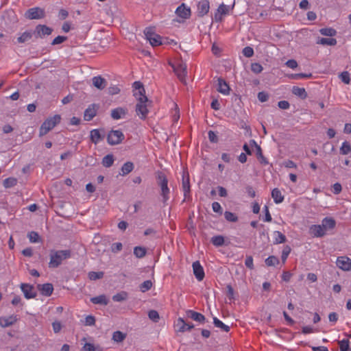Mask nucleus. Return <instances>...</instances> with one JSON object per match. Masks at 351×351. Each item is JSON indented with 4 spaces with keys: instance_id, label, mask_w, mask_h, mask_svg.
<instances>
[{
    "instance_id": "46",
    "label": "nucleus",
    "mask_w": 351,
    "mask_h": 351,
    "mask_svg": "<svg viewBox=\"0 0 351 351\" xmlns=\"http://www.w3.org/2000/svg\"><path fill=\"white\" fill-rule=\"evenodd\" d=\"M351 152V146L348 141H344L340 147V153L343 155L348 154Z\"/></svg>"
},
{
    "instance_id": "17",
    "label": "nucleus",
    "mask_w": 351,
    "mask_h": 351,
    "mask_svg": "<svg viewBox=\"0 0 351 351\" xmlns=\"http://www.w3.org/2000/svg\"><path fill=\"white\" fill-rule=\"evenodd\" d=\"M186 315L189 318L199 323H204L206 322V317L204 315L200 313L194 311L193 310H188L186 312Z\"/></svg>"
},
{
    "instance_id": "6",
    "label": "nucleus",
    "mask_w": 351,
    "mask_h": 351,
    "mask_svg": "<svg viewBox=\"0 0 351 351\" xmlns=\"http://www.w3.org/2000/svg\"><path fill=\"white\" fill-rule=\"evenodd\" d=\"M125 136L121 130H111L107 136V142L111 145H115L121 143L124 139Z\"/></svg>"
},
{
    "instance_id": "44",
    "label": "nucleus",
    "mask_w": 351,
    "mask_h": 351,
    "mask_svg": "<svg viewBox=\"0 0 351 351\" xmlns=\"http://www.w3.org/2000/svg\"><path fill=\"white\" fill-rule=\"evenodd\" d=\"M265 264L268 267L275 266L279 263L278 258L275 256H270L265 259Z\"/></svg>"
},
{
    "instance_id": "28",
    "label": "nucleus",
    "mask_w": 351,
    "mask_h": 351,
    "mask_svg": "<svg viewBox=\"0 0 351 351\" xmlns=\"http://www.w3.org/2000/svg\"><path fill=\"white\" fill-rule=\"evenodd\" d=\"M90 138L93 143L97 144L104 138V136L101 135L98 129H94L90 131Z\"/></svg>"
},
{
    "instance_id": "58",
    "label": "nucleus",
    "mask_w": 351,
    "mask_h": 351,
    "mask_svg": "<svg viewBox=\"0 0 351 351\" xmlns=\"http://www.w3.org/2000/svg\"><path fill=\"white\" fill-rule=\"evenodd\" d=\"M243 54L247 58H250L254 55V49L251 47H245L243 49Z\"/></svg>"
},
{
    "instance_id": "27",
    "label": "nucleus",
    "mask_w": 351,
    "mask_h": 351,
    "mask_svg": "<svg viewBox=\"0 0 351 351\" xmlns=\"http://www.w3.org/2000/svg\"><path fill=\"white\" fill-rule=\"evenodd\" d=\"M176 331L178 332H184L186 330V322L183 318L179 317L175 324Z\"/></svg>"
},
{
    "instance_id": "47",
    "label": "nucleus",
    "mask_w": 351,
    "mask_h": 351,
    "mask_svg": "<svg viewBox=\"0 0 351 351\" xmlns=\"http://www.w3.org/2000/svg\"><path fill=\"white\" fill-rule=\"evenodd\" d=\"M104 273L103 271H90L88 273V278L91 280H96L101 279L104 277Z\"/></svg>"
},
{
    "instance_id": "54",
    "label": "nucleus",
    "mask_w": 351,
    "mask_h": 351,
    "mask_svg": "<svg viewBox=\"0 0 351 351\" xmlns=\"http://www.w3.org/2000/svg\"><path fill=\"white\" fill-rule=\"evenodd\" d=\"M339 77L341 80L343 82H344L346 84H350V74L348 71H343L339 75Z\"/></svg>"
},
{
    "instance_id": "1",
    "label": "nucleus",
    "mask_w": 351,
    "mask_h": 351,
    "mask_svg": "<svg viewBox=\"0 0 351 351\" xmlns=\"http://www.w3.org/2000/svg\"><path fill=\"white\" fill-rule=\"evenodd\" d=\"M133 88L138 92L134 93L138 103L136 105V112L141 119H145L149 112L147 103H152L145 95V90L143 84L141 82H134Z\"/></svg>"
},
{
    "instance_id": "7",
    "label": "nucleus",
    "mask_w": 351,
    "mask_h": 351,
    "mask_svg": "<svg viewBox=\"0 0 351 351\" xmlns=\"http://www.w3.org/2000/svg\"><path fill=\"white\" fill-rule=\"evenodd\" d=\"M45 16V10L39 7L29 8L25 14V18L31 20L43 19Z\"/></svg>"
},
{
    "instance_id": "2",
    "label": "nucleus",
    "mask_w": 351,
    "mask_h": 351,
    "mask_svg": "<svg viewBox=\"0 0 351 351\" xmlns=\"http://www.w3.org/2000/svg\"><path fill=\"white\" fill-rule=\"evenodd\" d=\"M49 256L50 261L49 263V267L57 268L62 264L63 261L71 258V251L70 250H50Z\"/></svg>"
},
{
    "instance_id": "37",
    "label": "nucleus",
    "mask_w": 351,
    "mask_h": 351,
    "mask_svg": "<svg viewBox=\"0 0 351 351\" xmlns=\"http://www.w3.org/2000/svg\"><path fill=\"white\" fill-rule=\"evenodd\" d=\"M147 250L145 247L136 246L134 248V254L136 258H141L146 254Z\"/></svg>"
},
{
    "instance_id": "21",
    "label": "nucleus",
    "mask_w": 351,
    "mask_h": 351,
    "mask_svg": "<svg viewBox=\"0 0 351 351\" xmlns=\"http://www.w3.org/2000/svg\"><path fill=\"white\" fill-rule=\"evenodd\" d=\"M176 13L177 15L183 19H188L191 16V10L186 8L184 3L178 6L176 9Z\"/></svg>"
},
{
    "instance_id": "41",
    "label": "nucleus",
    "mask_w": 351,
    "mask_h": 351,
    "mask_svg": "<svg viewBox=\"0 0 351 351\" xmlns=\"http://www.w3.org/2000/svg\"><path fill=\"white\" fill-rule=\"evenodd\" d=\"M274 234L276 235L274 241V244H280L284 243L287 241V238L285 234H283L280 231H274Z\"/></svg>"
},
{
    "instance_id": "53",
    "label": "nucleus",
    "mask_w": 351,
    "mask_h": 351,
    "mask_svg": "<svg viewBox=\"0 0 351 351\" xmlns=\"http://www.w3.org/2000/svg\"><path fill=\"white\" fill-rule=\"evenodd\" d=\"M291 247L289 246V245H286L282 252V255H281V258H282V261L283 263H285L289 256V254H290L291 252Z\"/></svg>"
},
{
    "instance_id": "59",
    "label": "nucleus",
    "mask_w": 351,
    "mask_h": 351,
    "mask_svg": "<svg viewBox=\"0 0 351 351\" xmlns=\"http://www.w3.org/2000/svg\"><path fill=\"white\" fill-rule=\"evenodd\" d=\"M212 208L214 212L219 213V215L222 214V208L219 203L215 202L212 204Z\"/></svg>"
},
{
    "instance_id": "61",
    "label": "nucleus",
    "mask_w": 351,
    "mask_h": 351,
    "mask_svg": "<svg viewBox=\"0 0 351 351\" xmlns=\"http://www.w3.org/2000/svg\"><path fill=\"white\" fill-rule=\"evenodd\" d=\"M209 141L211 143H216L218 142V137L217 134L212 130H210L208 133Z\"/></svg>"
},
{
    "instance_id": "31",
    "label": "nucleus",
    "mask_w": 351,
    "mask_h": 351,
    "mask_svg": "<svg viewBox=\"0 0 351 351\" xmlns=\"http://www.w3.org/2000/svg\"><path fill=\"white\" fill-rule=\"evenodd\" d=\"M90 302L95 304L107 305L108 300L105 295H100L90 298Z\"/></svg>"
},
{
    "instance_id": "57",
    "label": "nucleus",
    "mask_w": 351,
    "mask_h": 351,
    "mask_svg": "<svg viewBox=\"0 0 351 351\" xmlns=\"http://www.w3.org/2000/svg\"><path fill=\"white\" fill-rule=\"evenodd\" d=\"M123 248V245L121 243L117 242L114 243L111 245V251L114 253H117L120 251H121Z\"/></svg>"
},
{
    "instance_id": "20",
    "label": "nucleus",
    "mask_w": 351,
    "mask_h": 351,
    "mask_svg": "<svg viewBox=\"0 0 351 351\" xmlns=\"http://www.w3.org/2000/svg\"><path fill=\"white\" fill-rule=\"evenodd\" d=\"M92 81L93 86L99 90H103L107 86V81L100 75L93 77Z\"/></svg>"
},
{
    "instance_id": "22",
    "label": "nucleus",
    "mask_w": 351,
    "mask_h": 351,
    "mask_svg": "<svg viewBox=\"0 0 351 351\" xmlns=\"http://www.w3.org/2000/svg\"><path fill=\"white\" fill-rule=\"evenodd\" d=\"M310 232L316 237H322L326 234L322 225H312L310 228Z\"/></svg>"
},
{
    "instance_id": "3",
    "label": "nucleus",
    "mask_w": 351,
    "mask_h": 351,
    "mask_svg": "<svg viewBox=\"0 0 351 351\" xmlns=\"http://www.w3.org/2000/svg\"><path fill=\"white\" fill-rule=\"evenodd\" d=\"M157 184L160 187L161 189V196L162 197V202L165 203L169 199V195L170 193V190L168 187V180L162 171H158L157 173Z\"/></svg>"
},
{
    "instance_id": "25",
    "label": "nucleus",
    "mask_w": 351,
    "mask_h": 351,
    "mask_svg": "<svg viewBox=\"0 0 351 351\" xmlns=\"http://www.w3.org/2000/svg\"><path fill=\"white\" fill-rule=\"evenodd\" d=\"M126 113L127 109L119 107L111 110V117L114 120H118L125 115Z\"/></svg>"
},
{
    "instance_id": "49",
    "label": "nucleus",
    "mask_w": 351,
    "mask_h": 351,
    "mask_svg": "<svg viewBox=\"0 0 351 351\" xmlns=\"http://www.w3.org/2000/svg\"><path fill=\"white\" fill-rule=\"evenodd\" d=\"M17 183V180L14 178H8L3 180V186L5 188H10L15 186Z\"/></svg>"
},
{
    "instance_id": "12",
    "label": "nucleus",
    "mask_w": 351,
    "mask_h": 351,
    "mask_svg": "<svg viewBox=\"0 0 351 351\" xmlns=\"http://www.w3.org/2000/svg\"><path fill=\"white\" fill-rule=\"evenodd\" d=\"M52 32L53 29L45 25H38L33 32L34 34H36V38H42L45 36L50 35Z\"/></svg>"
},
{
    "instance_id": "11",
    "label": "nucleus",
    "mask_w": 351,
    "mask_h": 351,
    "mask_svg": "<svg viewBox=\"0 0 351 351\" xmlns=\"http://www.w3.org/2000/svg\"><path fill=\"white\" fill-rule=\"evenodd\" d=\"M337 266L343 271L351 270V259L347 256H339L336 261Z\"/></svg>"
},
{
    "instance_id": "10",
    "label": "nucleus",
    "mask_w": 351,
    "mask_h": 351,
    "mask_svg": "<svg viewBox=\"0 0 351 351\" xmlns=\"http://www.w3.org/2000/svg\"><path fill=\"white\" fill-rule=\"evenodd\" d=\"M21 289L26 299L34 298L37 295V293L34 291V287L32 285L21 283Z\"/></svg>"
},
{
    "instance_id": "38",
    "label": "nucleus",
    "mask_w": 351,
    "mask_h": 351,
    "mask_svg": "<svg viewBox=\"0 0 351 351\" xmlns=\"http://www.w3.org/2000/svg\"><path fill=\"white\" fill-rule=\"evenodd\" d=\"M126 337V334L119 330L115 331L112 334V339L115 342H122Z\"/></svg>"
},
{
    "instance_id": "32",
    "label": "nucleus",
    "mask_w": 351,
    "mask_h": 351,
    "mask_svg": "<svg viewBox=\"0 0 351 351\" xmlns=\"http://www.w3.org/2000/svg\"><path fill=\"white\" fill-rule=\"evenodd\" d=\"M292 93L296 96H298L301 99H306L307 97V93L305 88H300L298 86H293L292 88Z\"/></svg>"
},
{
    "instance_id": "48",
    "label": "nucleus",
    "mask_w": 351,
    "mask_h": 351,
    "mask_svg": "<svg viewBox=\"0 0 351 351\" xmlns=\"http://www.w3.org/2000/svg\"><path fill=\"white\" fill-rule=\"evenodd\" d=\"M225 219L230 222H237L238 221V217L233 213L230 211H226L224 213Z\"/></svg>"
},
{
    "instance_id": "23",
    "label": "nucleus",
    "mask_w": 351,
    "mask_h": 351,
    "mask_svg": "<svg viewBox=\"0 0 351 351\" xmlns=\"http://www.w3.org/2000/svg\"><path fill=\"white\" fill-rule=\"evenodd\" d=\"M217 82H218L217 91H219V93H221L223 95H228L230 93V87H229L228 84L226 83V82L221 77L218 78Z\"/></svg>"
},
{
    "instance_id": "4",
    "label": "nucleus",
    "mask_w": 351,
    "mask_h": 351,
    "mask_svg": "<svg viewBox=\"0 0 351 351\" xmlns=\"http://www.w3.org/2000/svg\"><path fill=\"white\" fill-rule=\"evenodd\" d=\"M61 117L56 114L53 117L47 119L41 125L39 130V136H43L51 130L57 124L60 122Z\"/></svg>"
},
{
    "instance_id": "30",
    "label": "nucleus",
    "mask_w": 351,
    "mask_h": 351,
    "mask_svg": "<svg viewBox=\"0 0 351 351\" xmlns=\"http://www.w3.org/2000/svg\"><path fill=\"white\" fill-rule=\"evenodd\" d=\"M271 197L276 204H280L284 200V196L282 195L280 191L277 188L272 190Z\"/></svg>"
},
{
    "instance_id": "40",
    "label": "nucleus",
    "mask_w": 351,
    "mask_h": 351,
    "mask_svg": "<svg viewBox=\"0 0 351 351\" xmlns=\"http://www.w3.org/2000/svg\"><path fill=\"white\" fill-rule=\"evenodd\" d=\"M319 32L323 36H335L337 34V31L332 27H325L319 29Z\"/></svg>"
},
{
    "instance_id": "63",
    "label": "nucleus",
    "mask_w": 351,
    "mask_h": 351,
    "mask_svg": "<svg viewBox=\"0 0 351 351\" xmlns=\"http://www.w3.org/2000/svg\"><path fill=\"white\" fill-rule=\"evenodd\" d=\"M258 99L261 102H265L268 100L269 95L265 92H260L258 93Z\"/></svg>"
},
{
    "instance_id": "39",
    "label": "nucleus",
    "mask_w": 351,
    "mask_h": 351,
    "mask_svg": "<svg viewBox=\"0 0 351 351\" xmlns=\"http://www.w3.org/2000/svg\"><path fill=\"white\" fill-rule=\"evenodd\" d=\"M128 298V294L126 291H121L112 296V300L114 302H123L126 300Z\"/></svg>"
},
{
    "instance_id": "42",
    "label": "nucleus",
    "mask_w": 351,
    "mask_h": 351,
    "mask_svg": "<svg viewBox=\"0 0 351 351\" xmlns=\"http://www.w3.org/2000/svg\"><path fill=\"white\" fill-rule=\"evenodd\" d=\"M256 155L261 164H268V161L267 158L263 156L262 149L260 146H257V148L256 149Z\"/></svg>"
},
{
    "instance_id": "13",
    "label": "nucleus",
    "mask_w": 351,
    "mask_h": 351,
    "mask_svg": "<svg viewBox=\"0 0 351 351\" xmlns=\"http://www.w3.org/2000/svg\"><path fill=\"white\" fill-rule=\"evenodd\" d=\"M99 108V105L93 104L90 105L88 108L86 109L84 114V119L85 121H89L92 120L97 114V111Z\"/></svg>"
},
{
    "instance_id": "18",
    "label": "nucleus",
    "mask_w": 351,
    "mask_h": 351,
    "mask_svg": "<svg viewBox=\"0 0 351 351\" xmlns=\"http://www.w3.org/2000/svg\"><path fill=\"white\" fill-rule=\"evenodd\" d=\"M17 321L16 315H12L9 317H0V326L3 328L13 325Z\"/></svg>"
},
{
    "instance_id": "15",
    "label": "nucleus",
    "mask_w": 351,
    "mask_h": 351,
    "mask_svg": "<svg viewBox=\"0 0 351 351\" xmlns=\"http://www.w3.org/2000/svg\"><path fill=\"white\" fill-rule=\"evenodd\" d=\"M229 7L223 3H221L217 8L215 14L214 19L216 22H221L222 21V16L226 15L229 12Z\"/></svg>"
},
{
    "instance_id": "45",
    "label": "nucleus",
    "mask_w": 351,
    "mask_h": 351,
    "mask_svg": "<svg viewBox=\"0 0 351 351\" xmlns=\"http://www.w3.org/2000/svg\"><path fill=\"white\" fill-rule=\"evenodd\" d=\"M339 348L341 351H349L350 350V341L348 339H343L338 341Z\"/></svg>"
},
{
    "instance_id": "36",
    "label": "nucleus",
    "mask_w": 351,
    "mask_h": 351,
    "mask_svg": "<svg viewBox=\"0 0 351 351\" xmlns=\"http://www.w3.org/2000/svg\"><path fill=\"white\" fill-rule=\"evenodd\" d=\"M289 79L291 80H299L301 78H311L313 75L311 73H292L287 75Z\"/></svg>"
},
{
    "instance_id": "51",
    "label": "nucleus",
    "mask_w": 351,
    "mask_h": 351,
    "mask_svg": "<svg viewBox=\"0 0 351 351\" xmlns=\"http://www.w3.org/2000/svg\"><path fill=\"white\" fill-rule=\"evenodd\" d=\"M152 287V282L149 280L144 281L141 285H140V289L142 292L145 293L149 289H151Z\"/></svg>"
},
{
    "instance_id": "60",
    "label": "nucleus",
    "mask_w": 351,
    "mask_h": 351,
    "mask_svg": "<svg viewBox=\"0 0 351 351\" xmlns=\"http://www.w3.org/2000/svg\"><path fill=\"white\" fill-rule=\"evenodd\" d=\"M245 266L250 269H254V264H253V258L252 256H246V259H245Z\"/></svg>"
},
{
    "instance_id": "34",
    "label": "nucleus",
    "mask_w": 351,
    "mask_h": 351,
    "mask_svg": "<svg viewBox=\"0 0 351 351\" xmlns=\"http://www.w3.org/2000/svg\"><path fill=\"white\" fill-rule=\"evenodd\" d=\"M213 324L215 327L220 328L221 330L224 332H229L230 331V326L226 325L223 324L221 320H219L217 317H213Z\"/></svg>"
},
{
    "instance_id": "55",
    "label": "nucleus",
    "mask_w": 351,
    "mask_h": 351,
    "mask_svg": "<svg viewBox=\"0 0 351 351\" xmlns=\"http://www.w3.org/2000/svg\"><path fill=\"white\" fill-rule=\"evenodd\" d=\"M28 237L29 239L30 242L32 243H37L39 241L40 237L36 232L32 231L29 233Z\"/></svg>"
},
{
    "instance_id": "52",
    "label": "nucleus",
    "mask_w": 351,
    "mask_h": 351,
    "mask_svg": "<svg viewBox=\"0 0 351 351\" xmlns=\"http://www.w3.org/2000/svg\"><path fill=\"white\" fill-rule=\"evenodd\" d=\"M263 68L259 63L254 62L251 64V70L253 73L258 74L262 72Z\"/></svg>"
},
{
    "instance_id": "26",
    "label": "nucleus",
    "mask_w": 351,
    "mask_h": 351,
    "mask_svg": "<svg viewBox=\"0 0 351 351\" xmlns=\"http://www.w3.org/2000/svg\"><path fill=\"white\" fill-rule=\"evenodd\" d=\"M34 32L32 31H26L17 38V42L19 43H25L29 42L32 38Z\"/></svg>"
},
{
    "instance_id": "50",
    "label": "nucleus",
    "mask_w": 351,
    "mask_h": 351,
    "mask_svg": "<svg viewBox=\"0 0 351 351\" xmlns=\"http://www.w3.org/2000/svg\"><path fill=\"white\" fill-rule=\"evenodd\" d=\"M148 317L149 318L153 321L154 322H158L159 319H160V316H159V313L156 310H150L149 312H148Z\"/></svg>"
},
{
    "instance_id": "35",
    "label": "nucleus",
    "mask_w": 351,
    "mask_h": 351,
    "mask_svg": "<svg viewBox=\"0 0 351 351\" xmlns=\"http://www.w3.org/2000/svg\"><path fill=\"white\" fill-rule=\"evenodd\" d=\"M114 158L112 154H108L102 159V165L105 167H110L114 162Z\"/></svg>"
},
{
    "instance_id": "5",
    "label": "nucleus",
    "mask_w": 351,
    "mask_h": 351,
    "mask_svg": "<svg viewBox=\"0 0 351 351\" xmlns=\"http://www.w3.org/2000/svg\"><path fill=\"white\" fill-rule=\"evenodd\" d=\"M144 34L147 40L153 47L159 46L162 44V38L158 34H156L152 27H147L144 30Z\"/></svg>"
},
{
    "instance_id": "64",
    "label": "nucleus",
    "mask_w": 351,
    "mask_h": 351,
    "mask_svg": "<svg viewBox=\"0 0 351 351\" xmlns=\"http://www.w3.org/2000/svg\"><path fill=\"white\" fill-rule=\"evenodd\" d=\"M285 64L290 69H295L298 66V62L293 59L289 60L286 62Z\"/></svg>"
},
{
    "instance_id": "8",
    "label": "nucleus",
    "mask_w": 351,
    "mask_h": 351,
    "mask_svg": "<svg viewBox=\"0 0 351 351\" xmlns=\"http://www.w3.org/2000/svg\"><path fill=\"white\" fill-rule=\"evenodd\" d=\"M182 190L184 192V200L189 199L191 198L190 192H191V185H190V179L189 173H184L182 176Z\"/></svg>"
},
{
    "instance_id": "19",
    "label": "nucleus",
    "mask_w": 351,
    "mask_h": 351,
    "mask_svg": "<svg viewBox=\"0 0 351 351\" xmlns=\"http://www.w3.org/2000/svg\"><path fill=\"white\" fill-rule=\"evenodd\" d=\"M37 288L40 291L41 294L45 296H50L53 291V285L51 283L38 285Z\"/></svg>"
},
{
    "instance_id": "24",
    "label": "nucleus",
    "mask_w": 351,
    "mask_h": 351,
    "mask_svg": "<svg viewBox=\"0 0 351 351\" xmlns=\"http://www.w3.org/2000/svg\"><path fill=\"white\" fill-rule=\"evenodd\" d=\"M336 221L331 217H325L322 222V226L325 232L332 230L335 227Z\"/></svg>"
},
{
    "instance_id": "9",
    "label": "nucleus",
    "mask_w": 351,
    "mask_h": 351,
    "mask_svg": "<svg viewBox=\"0 0 351 351\" xmlns=\"http://www.w3.org/2000/svg\"><path fill=\"white\" fill-rule=\"evenodd\" d=\"M173 71L176 74L180 81L186 84V66L183 64H178L177 66H173Z\"/></svg>"
},
{
    "instance_id": "16",
    "label": "nucleus",
    "mask_w": 351,
    "mask_h": 351,
    "mask_svg": "<svg viewBox=\"0 0 351 351\" xmlns=\"http://www.w3.org/2000/svg\"><path fill=\"white\" fill-rule=\"evenodd\" d=\"M193 274L197 280L201 281L204 278V271L199 261L193 263Z\"/></svg>"
},
{
    "instance_id": "56",
    "label": "nucleus",
    "mask_w": 351,
    "mask_h": 351,
    "mask_svg": "<svg viewBox=\"0 0 351 351\" xmlns=\"http://www.w3.org/2000/svg\"><path fill=\"white\" fill-rule=\"evenodd\" d=\"M66 40H67V37L66 36H58L57 37H56L53 40V41L51 43V45H59V44H61V43H64Z\"/></svg>"
},
{
    "instance_id": "62",
    "label": "nucleus",
    "mask_w": 351,
    "mask_h": 351,
    "mask_svg": "<svg viewBox=\"0 0 351 351\" xmlns=\"http://www.w3.org/2000/svg\"><path fill=\"white\" fill-rule=\"evenodd\" d=\"M85 324L87 326H93L95 324V318L93 315H88L85 318Z\"/></svg>"
},
{
    "instance_id": "14",
    "label": "nucleus",
    "mask_w": 351,
    "mask_h": 351,
    "mask_svg": "<svg viewBox=\"0 0 351 351\" xmlns=\"http://www.w3.org/2000/svg\"><path fill=\"white\" fill-rule=\"evenodd\" d=\"M210 10V3L208 0H202L197 4V16L203 17L207 14Z\"/></svg>"
},
{
    "instance_id": "43",
    "label": "nucleus",
    "mask_w": 351,
    "mask_h": 351,
    "mask_svg": "<svg viewBox=\"0 0 351 351\" xmlns=\"http://www.w3.org/2000/svg\"><path fill=\"white\" fill-rule=\"evenodd\" d=\"M211 242L217 247L222 246L224 244V237L221 235L214 236L211 239Z\"/></svg>"
},
{
    "instance_id": "29",
    "label": "nucleus",
    "mask_w": 351,
    "mask_h": 351,
    "mask_svg": "<svg viewBox=\"0 0 351 351\" xmlns=\"http://www.w3.org/2000/svg\"><path fill=\"white\" fill-rule=\"evenodd\" d=\"M134 165L133 162H132L130 161L126 162L123 165V166L121 169V172L120 173V174L122 176H126L132 171V170L134 169Z\"/></svg>"
},
{
    "instance_id": "33",
    "label": "nucleus",
    "mask_w": 351,
    "mask_h": 351,
    "mask_svg": "<svg viewBox=\"0 0 351 351\" xmlns=\"http://www.w3.org/2000/svg\"><path fill=\"white\" fill-rule=\"evenodd\" d=\"M337 40L333 38H321L317 41V44L330 46H335L337 45Z\"/></svg>"
}]
</instances>
